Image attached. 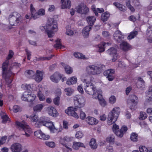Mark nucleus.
Here are the masks:
<instances>
[{
    "label": "nucleus",
    "mask_w": 152,
    "mask_h": 152,
    "mask_svg": "<svg viewBox=\"0 0 152 152\" xmlns=\"http://www.w3.org/2000/svg\"><path fill=\"white\" fill-rule=\"evenodd\" d=\"M87 123L91 125H95L98 123L99 121L96 118L91 116H88L86 118Z\"/></svg>",
    "instance_id": "obj_24"
},
{
    "label": "nucleus",
    "mask_w": 152,
    "mask_h": 152,
    "mask_svg": "<svg viewBox=\"0 0 152 152\" xmlns=\"http://www.w3.org/2000/svg\"><path fill=\"white\" fill-rule=\"evenodd\" d=\"M120 112V108L115 107L109 113L107 120V123L109 125L113 124L117 121Z\"/></svg>",
    "instance_id": "obj_8"
},
{
    "label": "nucleus",
    "mask_w": 152,
    "mask_h": 152,
    "mask_svg": "<svg viewBox=\"0 0 152 152\" xmlns=\"http://www.w3.org/2000/svg\"><path fill=\"white\" fill-rule=\"evenodd\" d=\"M115 72V71L114 69H109L104 71L103 74L104 75L107 76V78L109 80L111 81L114 78L113 75Z\"/></svg>",
    "instance_id": "obj_20"
},
{
    "label": "nucleus",
    "mask_w": 152,
    "mask_h": 152,
    "mask_svg": "<svg viewBox=\"0 0 152 152\" xmlns=\"http://www.w3.org/2000/svg\"><path fill=\"white\" fill-rule=\"evenodd\" d=\"M96 19V18L93 16H89L86 18L87 22L90 26H92L94 24Z\"/></svg>",
    "instance_id": "obj_32"
},
{
    "label": "nucleus",
    "mask_w": 152,
    "mask_h": 152,
    "mask_svg": "<svg viewBox=\"0 0 152 152\" xmlns=\"http://www.w3.org/2000/svg\"><path fill=\"white\" fill-rule=\"evenodd\" d=\"M144 104L145 105H152V96H148L146 95Z\"/></svg>",
    "instance_id": "obj_41"
},
{
    "label": "nucleus",
    "mask_w": 152,
    "mask_h": 152,
    "mask_svg": "<svg viewBox=\"0 0 152 152\" xmlns=\"http://www.w3.org/2000/svg\"><path fill=\"white\" fill-rule=\"evenodd\" d=\"M62 66L64 68L66 72L68 74H71L73 72V69L69 66L66 65L64 63H61Z\"/></svg>",
    "instance_id": "obj_31"
},
{
    "label": "nucleus",
    "mask_w": 152,
    "mask_h": 152,
    "mask_svg": "<svg viewBox=\"0 0 152 152\" xmlns=\"http://www.w3.org/2000/svg\"><path fill=\"white\" fill-rule=\"evenodd\" d=\"M61 39H57L56 40V44L54 45V46L56 49H61L64 48V46L61 43Z\"/></svg>",
    "instance_id": "obj_38"
},
{
    "label": "nucleus",
    "mask_w": 152,
    "mask_h": 152,
    "mask_svg": "<svg viewBox=\"0 0 152 152\" xmlns=\"http://www.w3.org/2000/svg\"><path fill=\"white\" fill-rule=\"evenodd\" d=\"M65 91L66 92V94L68 96H71L73 93L74 90L71 88H67L64 89Z\"/></svg>",
    "instance_id": "obj_47"
},
{
    "label": "nucleus",
    "mask_w": 152,
    "mask_h": 152,
    "mask_svg": "<svg viewBox=\"0 0 152 152\" xmlns=\"http://www.w3.org/2000/svg\"><path fill=\"white\" fill-rule=\"evenodd\" d=\"M113 4L120 11L124 12L126 10L125 7L118 2H115L113 3Z\"/></svg>",
    "instance_id": "obj_37"
},
{
    "label": "nucleus",
    "mask_w": 152,
    "mask_h": 152,
    "mask_svg": "<svg viewBox=\"0 0 152 152\" xmlns=\"http://www.w3.org/2000/svg\"><path fill=\"white\" fill-rule=\"evenodd\" d=\"M81 80L84 83V90L88 94L92 96L94 99H98L100 105L104 107L107 102L102 97V92L101 89L97 90L96 86L94 83V78L89 75L83 74L81 78Z\"/></svg>",
    "instance_id": "obj_1"
},
{
    "label": "nucleus",
    "mask_w": 152,
    "mask_h": 152,
    "mask_svg": "<svg viewBox=\"0 0 152 152\" xmlns=\"http://www.w3.org/2000/svg\"><path fill=\"white\" fill-rule=\"evenodd\" d=\"M106 152H114V149L113 146L109 145L108 146L106 147Z\"/></svg>",
    "instance_id": "obj_63"
},
{
    "label": "nucleus",
    "mask_w": 152,
    "mask_h": 152,
    "mask_svg": "<svg viewBox=\"0 0 152 152\" xmlns=\"http://www.w3.org/2000/svg\"><path fill=\"white\" fill-rule=\"evenodd\" d=\"M61 7L62 9H69L71 6L70 1H61Z\"/></svg>",
    "instance_id": "obj_30"
},
{
    "label": "nucleus",
    "mask_w": 152,
    "mask_h": 152,
    "mask_svg": "<svg viewBox=\"0 0 152 152\" xmlns=\"http://www.w3.org/2000/svg\"><path fill=\"white\" fill-rule=\"evenodd\" d=\"M83 136V133L80 131H77L75 134V137L78 139H80Z\"/></svg>",
    "instance_id": "obj_51"
},
{
    "label": "nucleus",
    "mask_w": 152,
    "mask_h": 152,
    "mask_svg": "<svg viewBox=\"0 0 152 152\" xmlns=\"http://www.w3.org/2000/svg\"><path fill=\"white\" fill-rule=\"evenodd\" d=\"M89 144L90 146L92 149H95L97 147V145L96 143V140L92 138L91 139Z\"/></svg>",
    "instance_id": "obj_44"
},
{
    "label": "nucleus",
    "mask_w": 152,
    "mask_h": 152,
    "mask_svg": "<svg viewBox=\"0 0 152 152\" xmlns=\"http://www.w3.org/2000/svg\"><path fill=\"white\" fill-rule=\"evenodd\" d=\"M21 87L24 90H27L30 91L32 90L34 91H37L38 88V86H36L34 84H29L25 83L22 84Z\"/></svg>",
    "instance_id": "obj_18"
},
{
    "label": "nucleus",
    "mask_w": 152,
    "mask_h": 152,
    "mask_svg": "<svg viewBox=\"0 0 152 152\" xmlns=\"http://www.w3.org/2000/svg\"><path fill=\"white\" fill-rule=\"evenodd\" d=\"M91 28L90 26H87L85 27L83 30L82 34L85 38L88 37L89 34V32Z\"/></svg>",
    "instance_id": "obj_29"
},
{
    "label": "nucleus",
    "mask_w": 152,
    "mask_h": 152,
    "mask_svg": "<svg viewBox=\"0 0 152 152\" xmlns=\"http://www.w3.org/2000/svg\"><path fill=\"white\" fill-rule=\"evenodd\" d=\"M44 107V105L42 104H39L36 105L33 107L34 112H40Z\"/></svg>",
    "instance_id": "obj_35"
},
{
    "label": "nucleus",
    "mask_w": 152,
    "mask_h": 152,
    "mask_svg": "<svg viewBox=\"0 0 152 152\" xmlns=\"http://www.w3.org/2000/svg\"><path fill=\"white\" fill-rule=\"evenodd\" d=\"M9 22L12 26H17L22 24L23 20L20 15L16 12H14L9 16Z\"/></svg>",
    "instance_id": "obj_7"
},
{
    "label": "nucleus",
    "mask_w": 152,
    "mask_h": 152,
    "mask_svg": "<svg viewBox=\"0 0 152 152\" xmlns=\"http://www.w3.org/2000/svg\"><path fill=\"white\" fill-rule=\"evenodd\" d=\"M115 136L113 134L108 135L105 139V141L110 144H113L115 142Z\"/></svg>",
    "instance_id": "obj_33"
},
{
    "label": "nucleus",
    "mask_w": 152,
    "mask_h": 152,
    "mask_svg": "<svg viewBox=\"0 0 152 152\" xmlns=\"http://www.w3.org/2000/svg\"><path fill=\"white\" fill-rule=\"evenodd\" d=\"M16 125L18 129L21 131L22 134L26 137H29L33 132L32 129L24 121L22 122L16 121Z\"/></svg>",
    "instance_id": "obj_6"
},
{
    "label": "nucleus",
    "mask_w": 152,
    "mask_h": 152,
    "mask_svg": "<svg viewBox=\"0 0 152 152\" xmlns=\"http://www.w3.org/2000/svg\"><path fill=\"white\" fill-rule=\"evenodd\" d=\"M60 97L59 96H57L53 99V102L55 105L58 106L60 104Z\"/></svg>",
    "instance_id": "obj_50"
},
{
    "label": "nucleus",
    "mask_w": 152,
    "mask_h": 152,
    "mask_svg": "<svg viewBox=\"0 0 152 152\" xmlns=\"http://www.w3.org/2000/svg\"><path fill=\"white\" fill-rule=\"evenodd\" d=\"M45 144L46 145L50 148H54L55 146V144L53 142H46Z\"/></svg>",
    "instance_id": "obj_56"
},
{
    "label": "nucleus",
    "mask_w": 152,
    "mask_h": 152,
    "mask_svg": "<svg viewBox=\"0 0 152 152\" xmlns=\"http://www.w3.org/2000/svg\"><path fill=\"white\" fill-rule=\"evenodd\" d=\"M138 135L137 134L133 132L130 135V139L133 142H136L137 141Z\"/></svg>",
    "instance_id": "obj_46"
},
{
    "label": "nucleus",
    "mask_w": 152,
    "mask_h": 152,
    "mask_svg": "<svg viewBox=\"0 0 152 152\" xmlns=\"http://www.w3.org/2000/svg\"><path fill=\"white\" fill-rule=\"evenodd\" d=\"M46 111L48 115L53 117H56L58 115V113L56 110L52 106L47 107Z\"/></svg>",
    "instance_id": "obj_17"
},
{
    "label": "nucleus",
    "mask_w": 152,
    "mask_h": 152,
    "mask_svg": "<svg viewBox=\"0 0 152 152\" xmlns=\"http://www.w3.org/2000/svg\"><path fill=\"white\" fill-rule=\"evenodd\" d=\"M77 82V78L75 76L69 77L66 80V83L69 86H71L76 84Z\"/></svg>",
    "instance_id": "obj_25"
},
{
    "label": "nucleus",
    "mask_w": 152,
    "mask_h": 152,
    "mask_svg": "<svg viewBox=\"0 0 152 152\" xmlns=\"http://www.w3.org/2000/svg\"><path fill=\"white\" fill-rule=\"evenodd\" d=\"M9 61L6 60L2 65V76L5 78L7 85L10 84L12 81L14 74L8 68Z\"/></svg>",
    "instance_id": "obj_5"
},
{
    "label": "nucleus",
    "mask_w": 152,
    "mask_h": 152,
    "mask_svg": "<svg viewBox=\"0 0 152 152\" xmlns=\"http://www.w3.org/2000/svg\"><path fill=\"white\" fill-rule=\"evenodd\" d=\"M66 34L68 36L72 35L74 34L73 31L71 29V27L69 26H66Z\"/></svg>",
    "instance_id": "obj_45"
},
{
    "label": "nucleus",
    "mask_w": 152,
    "mask_h": 152,
    "mask_svg": "<svg viewBox=\"0 0 152 152\" xmlns=\"http://www.w3.org/2000/svg\"><path fill=\"white\" fill-rule=\"evenodd\" d=\"M75 10L77 12L82 14H86L89 11V8L84 4H81L76 7Z\"/></svg>",
    "instance_id": "obj_13"
},
{
    "label": "nucleus",
    "mask_w": 152,
    "mask_h": 152,
    "mask_svg": "<svg viewBox=\"0 0 152 152\" xmlns=\"http://www.w3.org/2000/svg\"><path fill=\"white\" fill-rule=\"evenodd\" d=\"M38 87L37 90L36 91H38L37 96L40 101H44L45 100L46 96L48 95L49 92L45 90L40 85H38Z\"/></svg>",
    "instance_id": "obj_11"
},
{
    "label": "nucleus",
    "mask_w": 152,
    "mask_h": 152,
    "mask_svg": "<svg viewBox=\"0 0 152 152\" xmlns=\"http://www.w3.org/2000/svg\"><path fill=\"white\" fill-rule=\"evenodd\" d=\"M74 104L79 108L83 107L86 102L85 98L81 95H77L74 97Z\"/></svg>",
    "instance_id": "obj_10"
},
{
    "label": "nucleus",
    "mask_w": 152,
    "mask_h": 152,
    "mask_svg": "<svg viewBox=\"0 0 152 152\" xmlns=\"http://www.w3.org/2000/svg\"><path fill=\"white\" fill-rule=\"evenodd\" d=\"M23 148L21 144L18 143L13 144L10 147V149L12 152H20Z\"/></svg>",
    "instance_id": "obj_19"
},
{
    "label": "nucleus",
    "mask_w": 152,
    "mask_h": 152,
    "mask_svg": "<svg viewBox=\"0 0 152 152\" xmlns=\"http://www.w3.org/2000/svg\"><path fill=\"white\" fill-rule=\"evenodd\" d=\"M39 28L41 31L45 30L49 38L53 37L55 33L58 31V26L56 21L54 19L49 18L45 26H40Z\"/></svg>",
    "instance_id": "obj_4"
},
{
    "label": "nucleus",
    "mask_w": 152,
    "mask_h": 152,
    "mask_svg": "<svg viewBox=\"0 0 152 152\" xmlns=\"http://www.w3.org/2000/svg\"><path fill=\"white\" fill-rule=\"evenodd\" d=\"M34 135L38 138L44 140H48L50 136L48 135H46L41 130H38L34 132Z\"/></svg>",
    "instance_id": "obj_16"
},
{
    "label": "nucleus",
    "mask_w": 152,
    "mask_h": 152,
    "mask_svg": "<svg viewBox=\"0 0 152 152\" xmlns=\"http://www.w3.org/2000/svg\"><path fill=\"white\" fill-rule=\"evenodd\" d=\"M29 118L31 121L36 122L35 127L39 128L42 125L49 129L51 133H56L60 131H58V129L54 126L53 123L48 118L42 117L39 119L38 115L34 114L31 115Z\"/></svg>",
    "instance_id": "obj_2"
},
{
    "label": "nucleus",
    "mask_w": 152,
    "mask_h": 152,
    "mask_svg": "<svg viewBox=\"0 0 152 152\" xmlns=\"http://www.w3.org/2000/svg\"><path fill=\"white\" fill-rule=\"evenodd\" d=\"M116 101V98L114 95H111L109 99V102L111 104H113Z\"/></svg>",
    "instance_id": "obj_49"
},
{
    "label": "nucleus",
    "mask_w": 152,
    "mask_h": 152,
    "mask_svg": "<svg viewBox=\"0 0 152 152\" xmlns=\"http://www.w3.org/2000/svg\"><path fill=\"white\" fill-rule=\"evenodd\" d=\"M1 118L2 122L3 123L9 122L10 121V119L7 115L5 112L1 111L0 113Z\"/></svg>",
    "instance_id": "obj_26"
},
{
    "label": "nucleus",
    "mask_w": 152,
    "mask_h": 152,
    "mask_svg": "<svg viewBox=\"0 0 152 152\" xmlns=\"http://www.w3.org/2000/svg\"><path fill=\"white\" fill-rule=\"evenodd\" d=\"M131 104L130 106V109L132 111H134L136 110L137 108V104L138 103L135 104L134 103H131Z\"/></svg>",
    "instance_id": "obj_54"
},
{
    "label": "nucleus",
    "mask_w": 152,
    "mask_h": 152,
    "mask_svg": "<svg viewBox=\"0 0 152 152\" xmlns=\"http://www.w3.org/2000/svg\"><path fill=\"white\" fill-rule=\"evenodd\" d=\"M139 149L140 152H148V149L145 146H140Z\"/></svg>",
    "instance_id": "obj_60"
},
{
    "label": "nucleus",
    "mask_w": 152,
    "mask_h": 152,
    "mask_svg": "<svg viewBox=\"0 0 152 152\" xmlns=\"http://www.w3.org/2000/svg\"><path fill=\"white\" fill-rule=\"evenodd\" d=\"M31 17L34 19H36L40 17L39 15H38L37 11L34 12V13L31 14Z\"/></svg>",
    "instance_id": "obj_57"
},
{
    "label": "nucleus",
    "mask_w": 152,
    "mask_h": 152,
    "mask_svg": "<svg viewBox=\"0 0 152 152\" xmlns=\"http://www.w3.org/2000/svg\"><path fill=\"white\" fill-rule=\"evenodd\" d=\"M128 101L129 102H130V103H135V104L138 103V98L136 95L132 94L129 96Z\"/></svg>",
    "instance_id": "obj_34"
},
{
    "label": "nucleus",
    "mask_w": 152,
    "mask_h": 152,
    "mask_svg": "<svg viewBox=\"0 0 152 152\" xmlns=\"http://www.w3.org/2000/svg\"><path fill=\"white\" fill-rule=\"evenodd\" d=\"M126 6L131 11L134 12V10L133 7L130 5V1H127L126 2Z\"/></svg>",
    "instance_id": "obj_58"
},
{
    "label": "nucleus",
    "mask_w": 152,
    "mask_h": 152,
    "mask_svg": "<svg viewBox=\"0 0 152 152\" xmlns=\"http://www.w3.org/2000/svg\"><path fill=\"white\" fill-rule=\"evenodd\" d=\"M138 34L137 31H133L130 32L128 35L127 39L129 40H130L134 38Z\"/></svg>",
    "instance_id": "obj_43"
},
{
    "label": "nucleus",
    "mask_w": 152,
    "mask_h": 152,
    "mask_svg": "<svg viewBox=\"0 0 152 152\" xmlns=\"http://www.w3.org/2000/svg\"><path fill=\"white\" fill-rule=\"evenodd\" d=\"M102 36L108 38L110 36V34L107 31H103L102 32Z\"/></svg>",
    "instance_id": "obj_61"
},
{
    "label": "nucleus",
    "mask_w": 152,
    "mask_h": 152,
    "mask_svg": "<svg viewBox=\"0 0 152 152\" xmlns=\"http://www.w3.org/2000/svg\"><path fill=\"white\" fill-rule=\"evenodd\" d=\"M74 55L75 57L77 58L83 59H87L88 58V57H86L85 56L83 55L81 53L78 52L75 53Z\"/></svg>",
    "instance_id": "obj_36"
},
{
    "label": "nucleus",
    "mask_w": 152,
    "mask_h": 152,
    "mask_svg": "<svg viewBox=\"0 0 152 152\" xmlns=\"http://www.w3.org/2000/svg\"><path fill=\"white\" fill-rule=\"evenodd\" d=\"M73 137H69L65 136L63 138H61L60 140V142L62 145L64 146L67 149L66 150V152L69 151H71L72 149V147L75 150H78L80 147H86L84 144L79 142L74 141L73 142V145L72 146L71 144L69 142L72 141L73 139Z\"/></svg>",
    "instance_id": "obj_3"
},
{
    "label": "nucleus",
    "mask_w": 152,
    "mask_h": 152,
    "mask_svg": "<svg viewBox=\"0 0 152 152\" xmlns=\"http://www.w3.org/2000/svg\"><path fill=\"white\" fill-rule=\"evenodd\" d=\"M77 90L81 94H83L84 93L82 84H80L78 86Z\"/></svg>",
    "instance_id": "obj_52"
},
{
    "label": "nucleus",
    "mask_w": 152,
    "mask_h": 152,
    "mask_svg": "<svg viewBox=\"0 0 152 152\" xmlns=\"http://www.w3.org/2000/svg\"><path fill=\"white\" fill-rule=\"evenodd\" d=\"M147 117V114L144 112H141L140 113L139 118L142 120L145 119Z\"/></svg>",
    "instance_id": "obj_53"
},
{
    "label": "nucleus",
    "mask_w": 152,
    "mask_h": 152,
    "mask_svg": "<svg viewBox=\"0 0 152 152\" xmlns=\"http://www.w3.org/2000/svg\"><path fill=\"white\" fill-rule=\"evenodd\" d=\"M36 95L33 93L26 91L23 94L21 97V99L23 101L28 102H32L36 98Z\"/></svg>",
    "instance_id": "obj_12"
},
{
    "label": "nucleus",
    "mask_w": 152,
    "mask_h": 152,
    "mask_svg": "<svg viewBox=\"0 0 152 152\" xmlns=\"http://www.w3.org/2000/svg\"><path fill=\"white\" fill-rule=\"evenodd\" d=\"M104 67V65L102 64L89 65L86 67V71L89 75L99 74L102 71Z\"/></svg>",
    "instance_id": "obj_9"
},
{
    "label": "nucleus",
    "mask_w": 152,
    "mask_h": 152,
    "mask_svg": "<svg viewBox=\"0 0 152 152\" xmlns=\"http://www.w3.org/2000/svg\"><path fill=\"white\" fill-rule=\"evenodd\" d=\"M25 73L26 76L30 78L33 77L35 75L34 72L32 70H28Z\"/></svg>",
    "instance_id": "obj_48"
},
{
    "label": "nucleus",
    "mask_w": 152,
    "mask_h": 152,
    "mask_svg": "<svg viewBox=\"0 0 152 152\" xmlns=\"http://www.w3.org/2000/svg\"><path fill=\"white\" fill-rule=\"evenodd\" d=\"M62 76L59 73L56 72L50 77V80L53 82L58 83L60 80Z\"/></svg>",
    "instance_id": "obj_22"
},
{
    "label": "nucleus",
    "mask_w": 152,
    "mask_h": 152,
    "mask_svg": "<svg viewBox=\"0 0 152 152\" xmlns=\"http://www.w3.org/2000/svg\"><path fill=\"white\" fill-rule=\"evenodd\" d=\"M110 45V43L107 42L106 43L104 42H103L101 44L97 45L96 48H97V50L98 51L101 52L104 51V47L105 46Z\"/></svg>",
    "instance_id": "obj_27"
},
{
    "label": "nucleus",
    "mask_w": 152,
    "mask_h": 152,
    "mask_svg": "<svg viewBox=\"0 0 152 152\" xmlns=\"http://www.w3.org/2000/svg\"><path fill=\"white\" fill-rule=\"evenodd\" d=\"M144 85V81L143 79L141 77H138L137 84V87L138 88H140L143 87Z\"/></svg>",
    "instance_id": "obj_40"
},
{
    "label": "nucleus",
    "mask_w": 152,
    "mask_h": 152,
    "mask_svg": "<svg viewBox=\"0 0 152 152\" xmlns=\"http://www.w3.org/2000/svg\"><path fill=\"white\" fill-rule=\"evenodd\" d=\"M43 72L42 71L37 70L35 74L34 79L37 82H39L42 80Z\"/></svg>",
    "instance_id": "obj_23"
},
{
    "label": "nucleus",
    "mask_w": 152,
    "mask_h": 152,
    "mask_svg": "<svg viewBox=\"0 0 152 152\" xmlns=\"http://www.w3.org/2000/svg\"><path fill=\"white\" fill-rule=\"evenodd\" d=\"M124 35L122 34L121 31L119 30L115 31L113 37L114 39L118 42H121L124 38Z\"/></svg>",
    "instance_id": "obj_21"
},
{
    "label": "nucleus",
    "mask_w": 152,
    "mask_h": 152,
    "mask_svg": "<svg viewBox=\"0 0 152 152\" xmlns=\"http://www.w3.org/2000/svg\"><path fill=\"white\" fill-rule=\"evenodd\" d=\"M9 109L10 111H12L14 113H16L21 110L20 107L18 105H15L12 109L11 107H9Z\"/></svg>",
    "instance_id": "obj_42"
},
{
    "label": "nucleus",
    "mask_w": 152,
    "mask_h": 152,
    "mask_svg": "<svg viewBox=\"0 0 152 152\" xmlns=\"http://www.w3.org/2000/svg\"><path fill=\"white\" fill-rule=\"evenodd\" d=\"M120 48L124 51H127L129 50L131 47L129 44L126 42H123L120 45Z\"/></svg>",
    "instance_id": "obj_28"
},
{
    "label": "nucleus",
    "mask_w": 152,
    "mask_h": 152,
    "mask_svg": "<svg viewBox=\"0 0 152 152\" xmlns=\"http://www.w3.org/2000/svg\"><path fill=\"white\" fill-rule=\"evenodd\" d=\"M107 53L112 57V61L114 62L118 58V55L117 52V50L114 48H111L107 50Z\"/></svg>",
    "instance_id": "obj_15"
},
{
    "label": "nucleus",
    "mask_w": 152,
    "mask_h": 152,
    "mask_svg": "<svg viewBox=\"0 0 152 152\" xmlns=\"http://www.w3.org/2000/svg\"><path fill=\"white\" fill-rule=\"evenodd\" d=\"M115 134L118 137H122L124 135V133L120 130H118V131L114 132Z\"/></svg>",
    "instance_id": "obj_59"
},
{
    "label": "nucleus",
    "mask_w": 152,
    "mask_h": 152,
    "mask_svg": "<svg viewBox=\"0 0 152 152\" xmlns=\"http://www.w3.org/2000/svg\"><path fill=\"white\" fill-rule=\"evenodd\" d=\"M110 14L108 12H105L102 14L101 16V20L103 21L107 20L110 17Z\"/></svg>",
    "instance_id": "obj_39"
},
{
    "label": "nucleus",
    "mask_w": 152,
    "mask_h": 152,
    "mask_svg": "<svg viewBox=\"0 0 152 152\" xmlns=\"http://www.w3.org/2000/svg\"><path fill=\"white\" fill-rule=\"evenodd\" d=\"M38 15L40 16H43L45 15V10L43 9H40L37 11Z\"/></svg>",
    "instance_id": "obj_62"
},
{
    "label": "nucleus",
    "mask_w": 152,
    "mask_h": 152,
    "mask_svg": "<svg viewBox=\"0 0 152 152\" xmlns=\"http://www.w3.org/2000/svg\"><path fill=\"white\" fill-rule=\"evenodd\" d=\"M86 114L85 113L83 112L81 110L80 111V117L81 119L83 120L86 118Z\"/></svg>",
    "instance_id": "obj_55"
},
{
    "label": "nucleus",
    "mask_w": 152,
    "mask_h": 152,
    "mask_svg": "<svg viewBox=\"0 0 152 152\" xmlns=\"http://www.w3.org/2000/svg\"><path fill=\"white\" fill-rule=\"evenodd\" d=\"M146 95L148 96H152V86L149 87L148 91L146 92Z\"/></svg>",
    "instance_id": "obj_64"
},
{
    "label": "nucleus",
    "mask_w": 152,
    "mask_h": 152,
    "mask_svg": "<svg viewBox=\"0 0 152 152\" xmlns=\"http://www.w3.org/2000/svg\"><path fill=\"white\" fill-rule=\"evenodd\" d=\"M77 108L76 107H69L65 110V113L68 115L72 116L76 118H79V116L76 112Z\"/></svg>",
    "instance_id": "obj_14"
}]
</instances>
